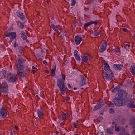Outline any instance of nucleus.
Masks as SVG:
<instances>
[{
    "instance_id": "45",
    "label": "nucleus",
    "mask_w": 135,
    "mask_h": 135,
    "mask_svg": "<svg viewBox=\"0 0 135 135\" xmlns=\"http://www.w3.org/2000/svg\"><path fill=\"white\" fill-rule=\"evenodd\" d=\"M130 47V45H129L128 44H126L125 45V46H124V48H127V47H128V48H129Z\"/></svg>"
},
{
    "instance_id": "26",
    "label": "nucleus",
    "mask_w": 135,
    "mask_h": 135,
    "mask_svg": "<svg viewBox=\"0 0 135 135\" xmlns=\"http://www.w3.org/2000/svg\"><path fill=\"white\" fill-rule=\"evenodd\" d=\"M100 34V31L98 30H96L94 31L93 33V34L95 36H98Z\"/></svg>"
},
{
    "instance_id": "59",
    "label": "nucleus",
    "mask_w": 135,
    "mask_h": 135,
    "mask_svg": "<svg viewBox=\"0 0 135 135\" xmlns=\"http://www.w3.org/2000/svg\"><path fill=\"white\" fill-rule=\"evenodd\" d=\"M77 89V88L76 87L74 88H71V89H72V90H73V89L76 90V89Z\"/></svg>"
},
{
    "instance_id": "20",
    "label": "nucleus",
    "mask_w": 135,
    "mask_h": 135,
    "mask_svg": "<svg viewBox=\"0 0 135 135\" xmlns=\"http://www.w3.org/2000/svg\"><path fill=\"white\" fill-rule=\"evenodd\" d=\"M112 92L115 94H117V95L118 94V86H117L114 88L112 91Z\"/></svg>"
},
{
    "instance_id": "29",
    "label": "nucleus",
    "mask_w": 135,
    "mask_h": 135,
    "mask_svg": "<svg viewBox=\"0 0 135 135\" xmlns=\"http://www.w3.org/2000/svg\"><path fill=\"white\" fill-rule=\"evenodd\" d=\"M101 107L100 105H99L98 104H97L96 105L95 107L93 109V111H95L97 109H99Z\"/></svg>"
},
{
    "instance_id": "38",
    "label": "nucleus",
    "mask_w": 135,
    "mask_h": 135,
    "mask_svg": "<svg viewBox=\"0 0 135 135\" xmlns=\"http://www.w3.org/2000/svg\"><path fill=\"white\" fill-rule=\"evenodd\" d=\"M103 117L102 116L98 117L97 118V120L99 121L100 122L102 120Z\"/></svg>"
},
{
    "instance_id": "58",
    "label": "nucleus",
    "mask_w": 135,
    "mask_h": 135,
    "mask_svg": "<svg viewBox=\"0 0 135 135\" xmlns=\"http://www.w3.org/2000/svg\"><path fill=\"white\" fill-rule=\"evenodd\" d=\"M32 68L33 69H37L36 68H35V66H32Z\"/></svg>"
},
{
    "instance_id": "16",
    "label": "nucleus",
    "mask_w": 135,
    "mask_h": 135,
    "mask_svg": "<svg viewBox=\"0 0 135 135\" xmlns=\"http://www.w3.org/2000/svg\"><path fill=\"white\" fill-rule=\"evenodd\" d=\"M6 72L4 70H2L0 72V76L1 78H3L5 77Z\"/></svg>"
},
{
    "instance_id": "19",
    "label": "nucleus",
    "mask_w": 135,
    "mask_h": 135,
    "mask_svg": "<svg viewBox=\"0 0 135 135\" xmlns=\"http://www.w3.org/2000/svg\"><path fill=\"white\" fill-rule=\"evenodd\" d=\"M86 83V80L84 78L83 76L81 77V81L80 83L81 86H83Z\"/></svg>"
},
{
    "instance_id": "13",
    "label": "nucleus",
    "mask_w": 135,
    "mask_h": 135,
    "mask_svg": "<svg viewBox=\"0 0 135 135\" xmlns=\"http://www.w3.org/2000/svg\"><path fill=\"white\" fill-rule=\"evenodd\" d=\"M104 69L106 71H108L109 72L112 71L110 68L109 65L107 62L104 63Z\"/></svg>"
},
{
    "instance_id": "28",
    "label": "nucleus",
    "mask_w": 135,
    "mask_h": 135,
    "mask_svg": "<svg viewBox=\"0 0 135 135\" xmlns=\"http://www.w3.org/2000/svg\"><path fill=\"white\" fill-rule=\"evenodd\" d=\"M51 26L54 31L57 32L59 33V31L57 30V27L55 25L52 23L51 24Z\"/></svg>"
},
{
    "instance_id": "47",
    "label": "nucleus",
    "mask_w": 135,
    "mask_h": 135,
    "mask_svg": "<svg viewBox=\"0 0 135 135\" xmlns=\"http://www.w3.org/2000/svg\"><path fill=\"white\" fill-rule=\"evenodd\" d=\"M127 83L129 84H132L131 82V80L129 79H127Z\"/></svg>"
},
{
    "instance_id": "15",
    "label": "nucleus",
    "mask_w": 135,
    "mask_h": 135,
    "mask_svg": "<svg viewBox=\"0 0 135 135\" xmlns=\"http://www.w3.org/2000/svg\"><path fill=\"white\" fill-rule=\"evenodd\" d=\"M20 35L21 38L24 40H26L27 39V37L25 33L23 31H22L20 33Z\"/></svg>"
},
{
    "instance_id": "21",
    "label": "nucleus",
    "mask_w": 135,
    "mask_h": 135,
    "mask_svg": "<svg viewBox=\"0 0 135 135\" xmlns=\"http://www.w3.org/2000/svg\"><path fill=\"white\" fill-rule=\"evenodd\" d=\"M112 129H114V128H115V130L117 132H118V127L117 126V124H115V122H113L112 123Z\"/></svg>"
},
{
    "instance_id": "31",
    "label": "nucleus",
    "mask_w": 135,
    "mask_h": 135,
    "mask_svg": "<svg viewBox=\"0 0 135 135\" xmlns=\"http://www.w3.org/2000/svg\"><path fill=\"white\" fill-rule=\"evenodd\" d=\"M68 117V115L65 113L63 114L62 116V120H64L66 119Z\"/></svg>"
},
{
    "instance_id": "27",
    "label": "nucleus",
    "mask_w": 135,
    "mask_h": 135,
    "mask_svg": "<svg viewBox=\"0 0 135 135\" xmlns=\"http://www.w3.org/2000/svg\"><path fill=\"white\" fill-rule=\"evenodd\" d=\"M132 125H133V126L134 129L132 132V134H135V119H133V123H131Z\"/></svg>"
},
{
    "instance_id": "48",
    "label": "nucleus",
    "mask_w": 135,
    "mask_h": 135,
    "mask_svg": "<svg viewBox=\"0 0 135 135\" xmlns=\"http://www.w3.org/2000/svg\"><path fill=\"white\" fill-rule=\"evenodd\" d=\"M73 125L75 128H77V125L75 122H74L73 123Z\"/></svg>"
},
{
    "instance_id": "11",
    "label": "nucleus",
    "mask_w": 135,
    "mask_h": 135,
    "mask_svg": "<svg viewBox=\"0 0 135 135\" xmlns=\"http://www.w3.org/2000/svg\"><path fill=\"white\" fill-rule=\"evenodd\" d=\"M82 40V38L79 35L76 36L75 37V41L76 45H79Z\"/></svg>"
},
{
    "instance_id": "57",
    "label": "nucleus",
    "mask_w": 135,
    "mask_h": 135,
    "mask_svg": "<svg viewBox=\"0 0 135 135\" xmlns=\"http://www.w3.org/2000/svg\"><path fill=\"white\" fill-rule=\"evenodd\" d=\"M15 128L16 129H17L18 128V126H15Z\"/></svg>"
},
{
    "instance_id": "54",
    "label": "nucleus",
    "mask_w": 135,
    "mask_h": 135,
    "mask_svg": "<svg viewBox=\"0 0 135 135\" xmlns=\"http://www.w3.org/2000/svg\"><path fill=\"white\" fill-rule=\"evenodd\" d=\"M13 46L14 47L18 46V45L16 43H15L14 44Z\"/></svg>"
},
{
    "instance_id": "60",
    "label": "nucleus",
    "mask_w": 135,
    "mask_h": 135,
    "mask_svg": "<svg viewBox=\"0 0 135 135\" xmlns=\"http://www.w3.org/2000/svg\"><path fill=\"white\" fill-rule=\"evenodd\" d=\"M45 73H49V71L47 70H45Z\"/></svg>"
},
{
    "instance_id": "34",
    "label": "nucleus",
    "mask_w": 135,
    "mask_h": 135,
    "mask_svg": "<svg viewBox=\"0 0 135 135\" xmlns=\"http://www.w3.org/2000/svg\"><path fill=\"white\" fill-rule=\"evenodd\" d=\"M113 67L115 70H118V64L117 65L116 64H115L113 66Z\"/></svg>"
},
{
    "instance_id": "14",
    "label": "nucleus",
    "mask_w": 135,
    "mask_h": 135,
    "mask_svg": "<svg viewBox=\"0 0 135 135\" xmlns=\"http://www.w3.org/2000/svg\"><path fill=\"white\" fill-rule=\"evenodd\" d=\"M131 73L134 75L135 76V65H132L130 68Z\"/></svg>"
},
{
    "instance_id": "18",
    "label": "nucleus",
    "mask_w": 135,
    "mask_h": 135,
    "mask_svg": "<svg viewBox=\"0 0 135 135\" xmlns=\"http://www.w3.org/2000/svg\"><path fill=\"white\" fill-rule=\"evenodd\" d=\"M18 26V27L21 29H23L24 27V25L20 21H17Z\"/></svg>"
},
{
    "instance_id": "22",
    "label": "nucleus",
    "mask_w": 135,
    "mask_h": 135,
    "mask_svg": "<svg viewBox=\"0 0 135 135\" xmlns=\"http://www.w3.org/2000/svg\"><path fill=\"white\" fill-rule=\"evenodd\" d=\"M78 52L76 50L74 51V54L76 59H81L79 56L78 54Z\"/></svg>"
},
{
    "instance_id": "4",
    "label": "nucleus",
    "mask_w": 135,
    "mask_h": 135,
    "mask_svg": "<svg viewBox=\"0 0 135 135\" xmlns=\"http://www.w3.org/2000/svg\"><path fill=\"white\" fill-rule=\"evenodd\" d=\"M2 87H0V95L1 94V92H2L4 94L6 93L8 91V85L5 82H3L2 83L1 85Z\"/></svg>"
},
{
    "instance_id": "55",
    "label": "nucleus",
    "mask_w": 135,
    "mask_h": 135,
    "mask_svg": "<svg viewBox=\"0 0 135 135\" xmlns=\"http://www.w3.org/2000/svg\"><path fill=\"white\" fill-rule=\"evenodd\" d=\"M68 87H69V88H70V89H71V88H72V87L71 86V85L70 84H68Z\"/></svg>"
},
{
    "instance_id": "3",
    "label": "nucleus",
    "mask_w": 135,
    "mask_h": 135,
    "mask_svg": "<svg viewBox=\"0 0 135 135\" xmlns=\"http://www.w3.org/2000/svg\"><path fill=\"white\" fill-rule=\"evenodd\" d=\"M112 72L104 71L103 76L105 78V81H109L112 80L114 75Z\"/></svg>"
},
{
    "instance_id": "17",
    "label": "nucleus",
    "mask_w": 135,
    "mask_h": 135,
    "mask_svg": "<svg viewBox=\"0 0 135 135\" xmlns=\"http://www.w3.org/2000/svg\"><path fill=\"white\" fill-rule=\"evenodd\" d=\"M113 101L116 106H118V96L116 95L115 98Z\"/></svg>"
},
{
    "instance_id": "24",
    "label": "nucleus",
    "mask_w": 135,
    "mask_h": 135,
    "mask_svg": "<svg viewBox=\"0 0 135 135\" xmlns=\"http://www.w3.org/2000/svg\"><path fill=\"white\" fill-rule=\"evenodd\" d=\"M37 112L38 117L40 118H41L42 114V113L41 111L40 110L37 109Z\"/></svg>"
},
{
    "instance_id": "62",
    "label": "nucleus",
    "mask_w": 135,
    "mask_h": 135,
    "mask_svg": "<svg viewBox=\"0 0 135 135\" xmlns=\"http://www.w3.org/2000/svg\"><path fill=\"white\" fill-rule=\"evenodd\" d=\"M32 71L33 74H34L35 72V71L33 70H32Z\"/></svg>"
},
{
    "instance_id": "43",
    "label": "nucleus",
    "mask_w": 135,
    "mask_h": 135,
    "mask_svg": "<svg viewBox=\"0 0 135 135\" xmlns=\"http://www.w3.org/2000/svg\"><path fill=\"white\" fill-rule=\"evenodd\" d=\"M109 106L110 107H113L114 106V105L112 102H110Z\"/></svg>"
},
{
    "instance_id": "7",
    "label": "nucleus",
    "mask_w": 135,
    "mask_h": 135,
    "mask_svg": "<svg viewBox=\"0 0 135 135\" xmlns=\"http://www.w3.org/2000/svg\"><path fill=\"white\" fill-rule=\"evenodd\" d=\"M7 115L6 110L4 107H2L1 109H0V116L4 119Z\"/></svg>"
},
{
    "instance_id": "39",
    "label": "nucleus",
    "mask_w": 135,
    "mask_h": 135,
    "mask_svg": "<svg viewBox=\"0 0 135 135\" xmlns=\"http://www.w3.org/2000/svg\"><path fill=\"white\" fill-rule=\"evenodd\" d=\"M22 47L21 46H18V48L19 49V51L20 53H21L22 52Z\"/></svg>"
},
{
    "instance_id": "12",
    "label": "nucleus",
    "mask_w": 135,
    "mask_h": 135,
    "mask_svg": "<svg viewBox=\"0 0 135 135\" xmlns=\"http://www.w3.org/2000/svg\"><path fill=\"white\" fill-rule=\"evenodd\" d=\"M97 22H98L97 20L94 21H90L85 23L84 26V27H87L93 24H94L96 26L97 25Z\"/></svg>"
},
{
    "instance_id": "64",
    "label": "nucleus",
    "mask_w": 135,
    "mask_h": 135,
    "mask_svg": "<svg viewBox=\"0 0 135 135\" xmlns=\"http://www.w3.org/2000/svg\"><path fill=\"white\" fill-rule=\"evenodd\" d=\"M13 40V39H10V42H12Z\"/></svg>"
},
{
    "instance_id": "32",
    "label": "nucleus",
    "mask_w": 135,
    "mask_h": 135,
    "mask_svg": "<svg viewBox=\"0 0 135 135\" xmlns=\"http://www.w3.org/2000/svg\"><path fill=\"white\" fill-rule=\"evenodd\" d=\"M18 73L22 77H23L25 76V74L24 73V71H18Z\"/></svg>"
},
{
    "instance_id": "49",
    "label": "nucleus",
    "mask_w": 135,
    "mask_h": 135,
    "mask_svg": "<svg viewBox=\"0 0 135 135\" xmlns=\"http://www.w3.org/2000/svg\"><path fill=\"white\" fill-rule=\"evenodd\" d=\"M114 52H116L117 53L118 52V48H115L114 49Z\"/></svg>"
},
{
    "instance_id": "30",
    "label": "nucleus",
    "mask_w": 135,
    "mask_h": 135,
    "mask_svg": "<svg viewBox=\"0 0 135 135\" xmlns=\"http://www.w3.org/2000/svg\"><path fill=\"white\" fill-rule=\"evenodd\" d=\"M105 101L104 100H101L98 103L99 105H100L101 107L103 106L105 104Z\"/></svg>"
},
{
    "instance_id": "9",
    "label": "nucleus",
    "mask_w": 135,
    "mask_h": 135,
    "mask_svg": "<svg viewBox=\"0 0 135 135\" xmlns=\"http://www.w3.org/2000/svg\"><path fill=\"white\" fill-rule=\"evenodd\" d=\"M107 45L106 42L104 41L102 43L99 48L100 52L102 53L105 51Z\"/></svg>"
},
{
    "instance_id": "61",
    "label": "nucleus",
    "mask_w": 135,
    "mask_h": 135,
    "mask_svg": "<svg viewBox=\"0 0 135 135\" xmlns=\"http://www.w3.org/2000/svg\"><path fill=\"white\" fill-rule=\"evenodd\" d=\"M76 24L75 23H74L73 24V26L74 27V28H75L76 27Z\"/></svg>"
},
{
    "instance_id": "36",
    "label": "nucleus",
    "mask_w": 135,
    "mask_h": 135,
    "mask_svg": "<svg viewBox=\"0 0 135 135\" xmlns=\"http://www.w3.org/2000/svg\"><path fill=\"white\" fill-rule=\"evenodd\" d=\"M121 131L122 132L125 131V129L124 128L119 127V131Z\"/></svg>"
},
{
    "instance_id": "44",
    "label": "nucleus",
    "mask_w": 135,
    "mask_h": 135,
    "mask_svg": "<svg viewBox=\"0 0 135 135\" xmlns=\"http://www.w3.org/2000/svg\"><path fill=\"white\" fill-rule=\"evenodd\" d=\"M43 63L44 64H45V66H47L48 65V64L47 62L46 61L44 60L43 61Z\"/></svg>"
},
{
    "instance_id": "46",
    "label": "nucleus",
    "mask_w": 135,
    "mask_h": 135,
    "mask_svg": "<svg viewBox=\"0 0 135 135\" xmlns=\"http://www.w3.org/2000/svg\"><path fill=\"white\" fill-rule=\"evenodd\" d=\"M98 135H103V133L101 132L100 131H99L98 132Z\"/></svg>"
},
{
    "instance_id": "25",
    "label": "nucleus",
    "mask_w": 135,
    "mask_h": 135,
    "mask_svg": "<svg viewBox=\"0 0 135 135\" xmlns=\"http://www.w3.org/2000/svg\"><path fill=\"white\" fill-rule=\"evenodd\" d=\"M56 69V65H55L54 67V69H52L51 70V74L52 76H54L55 75V70Z\"/></svg>"
},
{
    "instance_id": "56",
    "label": "nucleus",
    "mask_w": 135,
    "mask_h": 135,
    "mask_svg": "<svg viewBox=\"0 0 135 135\" xmlns=\"http://www.w3.org/2000/svg\"><path fill=\"white\" fill-rule=\"evenodd\" d=\"M67 62H67V61L66 60L63 63V64L65 65L66 64Z\"/></svg>"
},
{
    "instance_id": "51",
    "label": "nucleus",
    "mask_w": 135,
    "mask_h": 135,
    "mask_svg": "<svg viewBox=\"0 0 135 135\" xmlns=\"http://www.w3.org/2000/svg\"><path fill=\"white\" fill-rule=\"evenodd\" d=\"M122 30L125 32H126L127 31V29L125 28H123L122 29Z\"/></svg>"
},
{
    "instance_id": "2",
    "label": "nucleus",
    "mask_w": 135,
    "mask_h": 135,
    "mask_svg": "<svg viewBox=\"0 0 135 135\" xmlns=\"http://www.w3.org/2000/svg\"><path fill=\"white\" fill-rule=\"evenodd\" d=\"M62 79L61 78H59L57 80V84L62 94H64L65 92V85L64 82L65 79V77L64 74L62 75Z\"/></svg>"
},
{
    "instance_id": "37",
    "label": "nucleus",
    "mask_w": 135,
    "mask_h": 135,
    "mask_svg": "<svg viewBox=\"0 0 135 135\" xmlns=\"http://www.w3.org/2000/svg\"><path fill=\"white\" fill-rule=\"evenodd\" d=\"M63 98L64 99V100H65L66 102H67L70 99L69 97L67 96L63 97Z\"/></svg>"
},
{
    "instance_id": "8",
    "label": "nucleus",
    "mask_w": 135,
    "mask_h": 135,
    "mask_svg": "<svg viewBox=\"0 0 135 135\" xmlns=\"http://www.w3.org/2000/svg\"><path fill=\"white\" fill-rule=\"evenodd\" d=\"M6 37H9L10 39H14L17 36L15 32H9L6 33L5 35Z\"/></svg>"
},
{
    "instance_id": "41",
    "label": "nucleus",
    "mask_w": 135,
    "mask_h": 135,
    "mask_svg": "<svg viewBox=\"0 0 135 135\" xmlns=\"http://www.w3.org/2000/svg\"><path fill=\"white\" fill-rule=\"evenodd\" d=\"M115 112L113 109L112 108H110L109 109V113L111 114H113Z\"/></svg>"
},
{
    "instance_id": "63",
    "label": "nucleus",
    "mask_w": 135,
    "mask_h": 135,
    "mask_svg": "<svg viewBox=\"0 0 135 135\" xmlns=\"http://www.w3.org/2000/svg\"><path fill=\"white\" fill-rule=\"evenodd\" d=\"M103 114V112L100 113V114L102 115Z\"/></svg>"
},
{
    "instance_id": "5",
    "label": "nucleus",
    "mask_w": 135,
    "mask_h": 135,
    "mask_svg": "<svg viewBox=\"0 0 135 135\" xmlns=\"http://www.w3.org/2000/svg\"><path fill=\"white\" fill-rule=\"evenodd\" d=\"M8 74L9 76L7 77V80L9 82L14 83L18 81L16 75L14 74L11 75V73H9Z\"/></svg>"
},
{
    "instance_id": "42",
    "label": "nucleus",
    "mask_w": 135,
    "mask_h": 135,
    "mask_svg": "<svg viewBox=\"0 0 135 135\" xmlns=\"http://www.w3.org/2000/svg\"><path fill=\"white\" fill-rule=\"evenodd\" d=\"M123 66L122 64H119V70H121Z\"/></svg>"
},
{
    "instance_id": "53",
    "label": "nucleus",
    "mask_w": 135,
    "mask_h": 135,
    "mask_svg": "<svg viewBox=\"0 0 135 135\" xmlns=\"http://www.w3.org/2000/svg\"><path fill=\"white\" fill-rule=\"evenodd\" d=\"M66 33L65 32H62V35L64 36H66Z\"/></svg>"
},
{
    "instance_id": "23",
    "label": "nucleus",
    "mask_w": 135,
    "mask_h": 135,
    "mask_svg": "<svg viewBox=\"0 0 135 135\" xmlns=\"http://www.w3.org/2000/svg\"><path fill=\"white\" fill-rule=\"evenodd\" d=\"M90 55L89 53H87L84 54L82 57V59H88L89 58Z\"/></svg>"
},
{
    "instance_id": "35",
    "label": "nucleus",
    "mask_w": 135,
    "mask_h": 135,
    "mask_svg": "<svg viewBox=\"0 0 135 135\" xmlns=\"http://www.w3.org/2000/svg\"><path fill=\"white\" fill-rule=\"evenodd\" d=\"M76 0H71V6H73L75 5L76 3Z\"/></svg>"
},
{
    "instance_id": "10",
    "label": "nucleus",
    "mask_w": 135,
    "mask_h": 135,
    "mask_svg": "<svg viewBox=\"0 0 135 135\" xmlns=\"http://www.w3.org/2000/svg\"><path fill=\"white\" fill-rule=\"evenodd\" d=\"M17 16L22 20H24L25 19V17L24 13L18 11L16 12Z\"/></svg>"
},
{
    "instance_id": "6",
    "label": "nucleus",
    "mask_w": 135,
    "mask_h": 135,
    "mask_svg": "<svg viewBox=\"0 0 135 135\" xmlns=\"http://www.w3.org/2000/svg\"><path fill=\"white\" fill-rule=\"evenodd\" d=\"M25 60H18V63L17 65V69L19 71L22 70L24 68L23 64Z\"/></svg>"
},
{
    "instance_id": "40",
    "label": "nucleus",
    "mask_w": 135,
    "mask_h": 135,
    "mask_svg": "<svg viewBox=\"0 0 135 135\" xmlns=\"http://www.w3.org/2000/svg\"><path fill=\"white\" fill-rule=\"evenodd\" d=\"M126 120L125 118H123L121 121V123L122 124H124L126 122Z\"/></svg>"
},
{
    "instance_id": "33",
    "label": "nucleus",
    "mask_w": 135,
    "mask_h": 135,
    "mask_svg": "<svg viewBox=\"0 0 135 135\" xmlns=\"http://www.w3.org/2000/svg\"><path fill=\"white\" fill-rule=\"evenodd\" d=\"M106 131L107 133L108 134H110V135H112L113 133L111 131V129H106Z\"/></svg>"
},
{
    "instance_id": "52",
    "label": "nucleus",
    "mask_w": 135,
    "mask_h": 135,
    "mask_svg": "<svg viewBox=\"0 0 135 135\" xmlns=\"http://www.w3.org/2000/svg\"><path fill=\"white\" fill-rule=\"evenodd\" d=\"M123 135H129V133L127 132H125Z\"/></svg>"
},
{
    "instance_id": "50",
    "label": "nucleus",
    "mask_w": 135,
    "mask_h": 135,
    "mask_svg": "<svg viewBox=\"0 0 135 135\" xmlns=\"http://www.w3.org/2000/svg\"><path fill=\"white\" fill-rule=\"evenodd\" d=\"M88 60H82V62H84L85 63H86L87 62Z\"/></svg>"
},
{
    "instance_id": "1",
    "label": "nucleus",
    "mask_w": 135,
    "mask_h": 135,
    "mask_svg": "<svg viewBox=\"0 0 135 135\" xmlns=\"http://www.w3.org/2000/svg\"><path fill=\"white\" fill-rule=\"evenodd\" d=\"M128 94L126 91L119 89V106H122L127 104L128 107L135 108V104L132 99H129L126 102Z\"/></svg>"
}]
</instances>
